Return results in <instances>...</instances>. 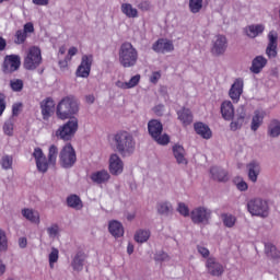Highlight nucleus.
Instances as JSON below:
<instances>
[{"label": "nucleus", "mask_w": 280, "mask_h": 280, "mask_svg": "<svg viewBox=\"0 0 280 280\" xmlns=\"http://www.w3.org/2000/svg\"><path fill=\"white\" fill-rule=\"evenodd\" d=\"M268 45L266 48V55L268 58H277V40H279V35L276 31H270L268 34Z\"/></svg>", "instance_id": "nucleus-18"}, {"label": "nucleus", "mask_w": 280, "mask_h": 280, "mask_svg": "<svg viewBox=\"0 0 280 280\" xmlns=\"http://www.w3.org/2000/svg\"><path fill=\"white\" fill-rule=\"evenodd\" d=\"M78 132V118H70L63 126L56 131V137L62 141H70V139Z\"/></svg>", "instance_id": "nucleus-8"}, {"label": "nucleus", "mask_w": 280, "mask_h": 280, "mask_svg": "<svg viewBox=\"0 0 280 280\" xmlns=\"http://www.w3.org/2000/svg\"><path fill=\"white\" fill-rule=\"evenodd\" d=\"M139 82H141V74H136L131 77V79L128 82L122 80H117L115 82V86L117 89H121L122 91H127L128 89H135V86H137Z\"/></svg>", "instance_id": "nucleus-25"}, {"label": "nucleus", "mask_w": 280, "mask_h": 280, "mask_svg": "<svg viewBox=\"0 0 280 280\" xmlns=\"http://www.w3.org/2000/svg\"><path fill=\"white\" fill-rule=\"evenodd\" d=\"M109 172L113 176H119L124 173V161L117 153L109 156Z\"/></svg>", "instance_id": "nucleus-17"}, {"label": "nucleus", "mask_w": 280, "mask_h": 280, "mask_svg": "<svg viewBox=\"0 0 280 280\" xmlns=\"http://www.w3.org/2000/svg\"><path fill=\"white\" fill-rule=\"evenodd\" d=\"M210 174L214 180L219 183H226L229 180V173L221 167L213 166L210 168Z\"/></svg>", "instance_id": "nucleus-31"}, {"label": "nucleus", "mask_w": 280, "mask_h": 280, "mask_svg": "<svg viewBox=\"0 0 280 280\" xmlns=\"http://www.w3.org/2000/svg\"><path fill=\"white\" fill-rule=\"evenodd\" d=\"M21 108H23V104L22 103H15L12 106V113L14 116L19 115V113H21Z\"/></svg>", "instance_id": "nucleus-58"}, {"label": "nucleus", "mask_w": 280, "mask_h": 280, "mask_svg": "<svg viewBox=\"0 0 280 280\" xmlns=\"http://www.w3.org/2000/svg\"><path fill=\"white\" fill-rule=\"evenodd\" d=\"M22 31H24L26 36L27 34H34V24L32 22L24 24V28Z\"/></svg>", "instance_id": "nucleus-56"}, {"label": "nucleus", "mask_w": 280, "mask_h": 280, "mask_svg": "<svg viewBox=\"0 0 280 280\" xmlns=\"http://www.w3.org/2000/svg\"><path fill=\"white\" fill-rule=\"evenodd\" d=\"M23 80L21 79H13L10 81V86L11 90L14 91L15 93H21V91H23Z\"/></svg>", "instance_id": "nucleus-48"}, {"label": "nucleus", "mask_w": 280, "mask_h": 280, "mask_svg": "<svg viewBox=\"0 0 280 280\" xmlns=\"http://www.w3.org/2000/svg\"><path fill=\"white\" fill-rule=\"evenodd\" d=\"M67 205L68 207H70L71 209H75L77 211H80V209H82L83 207L82 199H80V197L77 195L69 196L67 198Z\"/></svg>", "instance_id": "nucleus-37"}, {"label": "nucleus", "mask_w": 280, "mask_h": 280, "mask_svg": "<svg viewBox=\"0 0 280 280\" xmlns=\"http://www.w3.org/2000/svg\"><path fill=\"white\" fill-rule=\"evenodd\" d=\"M13 163L14 159L12 158V155H3L0 161L2 170H12Z\"/></svg>", "instance_id": "nucleus-44"}, {"label": "nucleus", "mask_w": 280, "mask_h": 280, "mask_svg": "<svg viewBox=\"0 0 280 280\" xmlns=\"http://www.w3.org/2000/svg\"><path fill=\"white\" fill-rule=\"evenodd\" d=\"M86 253L82 250L78 252L71 261L72 269L77 272H81V270H84V262L86 261Z\"/></svg>", "instance_id": "nucleus-26"}, {"label": "nucleus", "mask_w": 280, "mask_h": 280, "mask_svg": "<svg viewBox=\"0 0 280 280\" xmlns=\"http://www.w3.org/2000/svg\"><path fill=\"white\" fill-rule=\"evenodd\" d=\"M9 247L8 234L0 229V253H8Z\"/></svg>", "instance_id": "nucleus-42"}, {"label": "nucleus", "mask_w": 280, "mask_h": 280, "mask_svg": "<svg viewBox=\"0 0 280 280\" xmlns=\"http://www.w3.org/2000/svg\"><path fill=\"white\" fill-rule=\"evenodd\" d=\"M265 250L267 255H273V253L277 250V247L272 245V243L265 244Z\"/></svg>", "instance_id": "nucleus-57"}, {"label": "nucleus", "mask_w": 280, "mask_h": 280, "mask_svg": "<svg viewBox=\"0 0 280 280\" xmlns=\"http://www.w3.org/2000/svg\"><path fill=\"white\" fill-rule=\"evenodd\" d=\"M206 268L212 277H222L224 273V266L218 261L215 257H209L206 261Z\"/></svg>", "instance_id": "nucleus-15"}, {"label": "nucleus", "mask_w": 280, "mask_h": 280, "mask_svg": "<svg viewBox=\"0 0 280 280\" xmlns=\"http://www.w3.org/2000/svg\"><path fill=\"white\" fill-rule=\"evenodd\" d=\"M229 47V40L224 35H215L211 42L210 52L212 56H224Z\"/></svg>", "instance_id": "nucleus-10"}, {"label": "nucleus", "mask_w": 280, "mask_h": 280, "mask_svg": "<svg viewBox=\"0 0 280 280\" xmlns=\"http://www.w3.org/2000/svg\"><path fill=\"white\" fill-rule=\"evenodd\" d=\"M25 40H27V35L25 34V32L23 30L16 31L14 43L16 45H23V43H25Z\"/></svg>", "instance_id": "nucleus-50"}, {"label": "nucleus", "mask_w": 280, "mask_h": 280, "mask_svg": "<svg viewBox=\"0 0 280 280\" xmlns=\"http://www.w3.org/2000/svg\"><path fill=\"white\" fill-rule=\"evenodd\" d=\"M46 231L50 240H56L57 237L60 236V225H58V223L51 224L46 229Z\"/></svg>", "instance_id": "nucleus-41"}, {"label": "nucleus", "mask_w": 280, "mask_h": 280, "mask_svg": "<svg viewBox=\"0 0 280 280\" xmlns=\"http://www.w3.org/2000/svg\"><path fill=\"white\" fill-rule=\"evenodd\" d=\"M246 208L248 213L256 218H268V215H270V205H268V200L259 197L247 200Z\"/></svg>", "instance_id": "nucleus-4"}, {"label": "nucleus", "mask_w": 280, "mask_h": 280, "mask_svg": "<svg viewBox=\"0 0 280 280\" xmlns=\"http://www.w3.org/2000/svg\"><path fill=\"white\" fill-rule=\"evenodd\" d=\"M268 135L269 137L277 138L280 136V121L273 119L270 121L268 126Z\"/></svg>", "instance_id": "nucleus-39"}, {"label": "nucleus", "mask_w": 280, "mask_h": 280, "mask_svg": "<svg viewBox=\"0 0 280 280\" xmlns=\"http://www.w3.org/2000/svg\"><path fill=\"white\" fill-rule=\"evenodd\" d=\"M266 65H268V59H266V57L264 56H257L253 61H252V67H250V71L252 73H261V70L264 69V67H266Z\"/></svg>", "instance_id": "nucleus-33"}, {"label": "nucleus", "mask_w": 280, "mask_h": 280, "mask_svg": "<svg viewBox=\"0 0 280 280\" xmlns=\"http://www.w3.org/2000/svg\"><path fill=\"white\" fill-rule=\"evenodd\" d=\"M242 93H244V79L237 78L231 85L229 97L234 102V104H237V102H240V97H242Z\"/></svg>", "instance_id": "nucleus-14"}, {"label": "nucleus", "mask_w": 280, "mask_h": 280, "mask_svg": "<svg viewBox=\"0 0 280 280\" xmlns=\"http://www.w3.org/2000/svg\"><path fill=\"white\" fill-rule=\"evenodd\" d=\"M118 60L121 67L129 69L139 60V51L130 43H124L118 50Z\"/></svg>", "instance_id": "nucleus-3"}, {"label": "nucleus", "mask_w": 280, "mask_h": 280, "mask_svg": "<svg viewBox=\"0 0 280 280\" xmlns=\"http://www.w3.org/2000/svg\"><path fill=\"white\" fill-rule=\"evenodd\" d=\"M220 113L225 121H233L235 118V106H233V102L223 101L220 106Z\"/></svg>", "instance_id": "nucleus-20"}, {"label": "nucleus", "mask_w": 280, "mask_h": 280, "mask_svg": "<svg viewBox=\"0 0 280 280\" xmlns=\"http://www.w3.org/2000/svg\"><path fill=\"white\" fill-rule=\"evenodd\" d=\"M234 117L235 119L230 124V129L233 131L240 130V128L244 126V121L246 119V107H244V105L238 106Z\"/></svg>", "instance_id": "nucleus-19"}, {"label": "nucleus", "mask_w": 280, "mask_h": 280, "mask_svg": "<svg viewBox=\"0 0 280 280\" xmlns=\"http://www.w3.org/2000/svg\"><path fill=\"white\" fill-rule=\"evenodd\" d=\"M33 158L35 159L37 171L42 174H46L47 170H49V161H47V156H45L43 149L35 148Z\"/></svg>", "instance_id": "nucleus-13"}, {"label": "nucleus", "mask_w": 280, "mask_h": 280, "mask_svg": "<svg viewBox=\"0 0 280 280\" xmlns=\"http://www.w3.org/2000/svg\"><path fill=\"white\" fill-rule=\"evenodd\" d=\"M22 217L31 222V224H40V213L38 210L32 208H24L21 210Z\"/></svg>", "instance_id": "nucleus-24"}, {"label": "nucleus", "mask_w": 280, "mask_h": 280, "mask_svg": "<svg viewBox=\"0 0 280 280\" xmlns=\"http://www.w3.org/2000/svg\"><path fill=\"white\" fill-rule=\"evenodd\" d=\"M221 220H222L224 226H226V229H233V226H235V222H237V218H235V215L229 214V213L221 214Z\"/></svg>", "instance_id": "nucleus-40"}, {"label": "nucleus", "mask_w": 280, "mask_h": 280, "mask_svg": "<svg viewBox=\"0 0 280 280\" xmlns=\"http://www.w3.org/2000/svg\"><path fill=\"white\" fill-rule=\"evenodd\" d=\"M120 12L127 19H139V9L135 8L131 3L125 2L120 5Z\"/></svg>", "instance_id": "nucleus-30"}, {"label": "nucleus", "mask_w": 280, "mask_h": 280, "mask_svg": "<svg viewBox=\"0 0 280 280\" xmlns=\"http://www.w3.org/2000/svg\"><path fill=\"white\" fill-rule=\"evenodd\" d=\"M154 259L155 261H170V255H167L165 252H158L154 255Z\"/></svg>", "instance_id": "nucleus-53"}, {"label": "nucleus", "mask_w": 280, "mask_h": 280, "mask_svg": "<svg viewBox=\"0 0 280 280\" xmlns=\"http://www.w3.org/2000/svg\"><path fill=\"white\" fill-rule=\"evenodd\" d=\"M78 54V48L77 47H70L68 50V56H70V58H73V56H75Z\"/></svg>", "instance_id": "nucleus-63"}, {"label": "nucleus", "mask_w": 280, "mask_h": 280, "mask_svg": "<svg viewBox=\"0 0 280 280\" xmlns=\"http://www.w3.org/2000/svg\"><path fill=\"white\" fill-rule=\"evenodd\" d=\"M261 174V164L258 161H252L247 164V176L250 183H257Z\"/></svg>", "instance_id": "nucleus-21"}, {"label": "nucleus", "mask_w": 280, "mask_h": 280, "mask_svg": "<svg viewBox=\"0 0 280 280\" xmlns=\"http://www.w3.org/2000/svg\"><path fill=\"white\" fill-rule=\"evenodd\" d=\"M138 244H145L150 240V230H138L133 236Z\"/></svg>", "instance_id": "nucleus-38"}, {"label": "nucleus", "mask_w": 280, "mask_h": 280, "mask_svg": "<svg viewBox=\"0 0 280 280\" xmlns=\"http://www.w3.org/2000/svg\"><path fill=\"white\" fill-rule=\"evenodd\" d=\"M194 128H195V132H197V135L202 137V139H211L212 132L209 126L205 125L203 122H196Z\"/></svg>", "instance_id": "nucleus-34"}, {"label": "nucleus", "mask_w": 280, "mask_h": 280, "mask_svg": "<svg viewBox=\"0 0 280 280\" xmlns=\"http://www.w3.org/2000/svg\"><path fill=\"white\" fill-rule=\"evenodd\" d=\"M155 54H172L174 51V42L167 38H160L152 45Z\"/></svg>", "instance_id": "nucleus-16"}, {"label": "nucleus", "mask_w": 280, "mask_h": 280, "mask_svg": "<svg viewBox=\"0 0 280 280\" xmlns=\"http://www.w3.org/2000/svg\"><path fill=\"white\" fill-rule=\"evenodd\" d=\"M177 116L179 121H182L184 126H189V124L194 121V116L191 115V110L187 108H183L182 110H178Z\"/></svg>", "instance_id": "nucleus-36"}, {"label": "nucleus", "mask_w": 280, "mask_h": 280, "mask_svg": "<svg viewBox=\"0 0 280 280\" xmlns=\"http://www.w3.org/2000/svg\"><path fill=\"white\" fill-rule=\"evenodd\" d=\"M60 252L58 248L52 247L50 254L48 255V261H49V267L54 268L55 264L58 262Z\"/></svg>", "instance_id": "nucleus-45"}, {"label": "nucleus", "mask_w": 280, "mask_h": 280, "mask_svg": "<svg viewBox=\"0 0 280 280\" xmlns=\"http://www.w3.org/2000/svg\"><path fill=\"white\" fill-rule=\"evenodd\" d=\"M3 110H5V97L0 94V117L3 115Z\"/></svg>", "instance_id": "nucleus-59"}, {"label": "nucleus", "mask_w": 280, "mask_h": 280, "mask_svg": "<svg viewBox=\"0 0 280 280\" xmlns=\"http://www.w3.org/2000/svg\"><path fill=\"white\" fill-rule=\"evenodd\" d=\"M197 250H198L199 255H201V257H203L205 259H207L209 257V255L211 254L209 252V249L202 245H197Z\"/></svg>", "instance_id": "nucleus-54"}, {"label": "nucleus", "mask_w": 280, "mask_h": 280, "mask_svg": "<svg viewBox=\"0 0 280 280\" xmlns=\"http://www.w3.org/2000/svg\"><path fill=\"white\" fill-rule=\"evenodd\" d=\"M3 132L8 137H12V135H14V120L9 119V120H7L4 122V125H3Z\"/></svg>", "instance_id": "nucleus-49"}, {"label": "nucleus", "mask_w": 280, "mask_h": 280, "mask_svg": "<svg viewBox=\"0 0 280 280\" xmlns=\"http://www.w3.org/2000/svg\"><path fill=\"white\" fill-rule=\"evenodd\" d=\"M58 160V147L50 145L48 150V163L49 165H56V161Z\"/></svg>", "instance_id": "nucleus-43"}, {"label": "nucleus", "mask_w": 280, "mask_h": 280, "mask_svg": "<svg viewBox=\"0 0 280 280\" xmlns=\"http://www.w3.org/2000/svg\"><path fill=\"white\" fill-rule=\"evenodd\" d=\"M77 161L75 149H73L71 143L66 144L59 152V165L63 167V170H71Z\"/></svg>", "instance_id": "nucleus-5"}, {"label": "nucleus", "mask_w": 280, "mask_h": 280, "mask_svg": "<svg viewBox=\"0 0 280 280\" xmlns=\"http://www.w3.org/2000/svg\"><path fill=\"white\" fill-rule=\"evenodd\" d=\"M149 80L151 84H156L161 80V71L152 72Z\"/></svg>", "instance_id": "nucleus-55"}, {"label": "nucleus", "mask_w": 280, "mask_h": 280, "mask_svg": "<svg viewBox=\"0 0 280 280\" xmlns=\"http://www.w3.org/2000/svg\"><path fill=\"white\" fill-rule=\"evenodd\" d=\"M234 185L238 189V191H247L248 190V184L244 180V178L237 176L233 179Z\"/></svg>", "instance_id": "nucleus-47"}, {"label": "nucleus", "mask_w": 280, "mask_h": 280, "mask_svg": "<svg viewBox=\"0 0 280 280\" xmlns=\"http://www.w3.org/2000/svg\"><path fill=\"white\" fill-rule=\"evenodd\" d=\"M115 147L117 152L121 154V156H130V154L135 153V149L137 148V142L135 141V137L131 136L128 131H119L114 136Z\"/></svg>", "instance_id": "nucleus-1"}, {"label": "nucleus", "mask_w": 280, "mask_h": 280, "mask_svg": "<svg viewBox=\"0 0 280 280\" xmlns=\"http://www.w3.org/2000/svg\"><path fill=\"white\" fill-rule=\"evenodd\" d=\"M264 117H266V112L261 109L254 112V116L252 118V125H250V128L254 132H257L261 124H264Z\"/></svg>", "instance_id": "nucleus-32"}, {"label": "nucleus", "mask_w": 280, "mask_h": 280, "mask_svg": "<svg viewBox=\"0 0 280 280\" xmlns=\"http://www.w3.org/2000/svg\"><path fill=\"white\" fill-rule=\"evenodd\" d=\"M80 110V103L78 100L67 96L62 98L57 105V117L58 119H71L73 115H78Z\"/></svg>", "instance_id": "nucleus-2"}, {"label": "nucleus", "mask_w": 280, "mask_h": 280, "mask_svg": "<svg viewBox=\"0 0 280 280\" xmlns=\"http://www.w3.org/2000/svg\"><path fill=\"white\" fill-rule=\"evenodd\" d=\"M156 211L160 215H170V213L174 211V207L172 206V202L163 200L156 203Z\"/></svg>", "instance_id": "nucleus-35"}, {"label": "nucleus", "mask_w": 280, "mask_h": 280, "mask_svg": "<svg viewBox=\"0 0 280 280\" xmlns=\"http://www.w3.org/2000/svg\"><path fill=\"white\" fill-rule=\"evenodd\" d=\"M138 8L141 12H150L152 10V3L149 0H142L138 4Z\"/></svg>", "instance_id": "nucleus-52"}, {"label": "nucleus", "mask_w": 280, "mask_h": 280, "mask_svg": "<svg viewBox=\"0 0 280 280\" xmlns=\"http://www.w3.org/2000/svg\"><path fill=\"white\" fill-rule=\"evenodd\" d=\"M5 270H8V267L5 266V262H3L0 259V277H3V275H5Z\"/></svg>", "instance_id": "nucleus-61"}, {"label": "nucleus", "mask_w": 280, "mask_h": 280, "mask_svg": "<svg viewBox=\"0 0 280 280\" xmlns=\"http://www.w3.org/2000/svg\"><path fill=\"white\" fill-rule=\"evenodd\" d=\"M211 213V210L207 207L194 208L190 212L191 222H194V224H209Z\"/></svg>", "instance_id": "nucleus-9"}, {"label": "nucleus", "mask_w": 280, "mask_h": 280, "mask_svg": "<svg viewBox=\"0 0 280 280\" xmlns=\"http://www.w3.org/2000/svg\"><path fill=\"white\" fill-rule=\"evenodd\" d=\"M266 25L264 24H252L244 28V32L248 38H257L260 34H264Z\"/></svg>", "instance_id": "nucleus-27"}, {"label": "nucleus", "mask_w": 280, "mask_h": 280, "mask_svg": "<svg viewBox=\"0 0 280 280\" xmlns=\"http://www.w3.org/2000/svg\"><path fill=\"white\" fill-rule=\"evenodd\" d=\"M177 211L184 218H189V215H191V213H189V207L185 202H179L178 203Z\"/></svg>", "instance_id": "nucleus-51"}, {"label": "nucleus", "mask_w": 280, "mask_h": 280, "mask_svg": "<svg viewBox=\"0 0 280 280\" xmlns=\"http://www.w3.org/2000/svg\"><path fill=\"white\" fill-rule=\"evenodd\" d=\"M43 62V55L40 54V48L33 46L28 49L26 57L24 58V69L27 71H34L38 69Z\"/></svg>", "instance_id": "nucleus-7"}, {"label": "nucleus", "mask_w": 280, "mask_h": 280, "mask_svg": "<svg viewBox=\"0 0 280 280\" xmlns=\"http://www.w3.org/2000/svg\"><path fill=\"white\" fill-rule=\"evenodd\" d=\"M173 156L176 160L177 165H187L189 161H187V152L185 148L180 144L173 145Z\"/></svg>", "instance_id": "nucleus-22"}, {"label": "nucleus", "mask_w": 280, "mask_h": 280, "mask_svg": "<svg viewBox=\"0 0 280 280\" xmlns=\"http://www.w3.org/2000/svg\"><path fill=\"white\" fill-rule=\"evenodd\" d=\"M91 67H93V55H83L81 63L77 68V78H89L91 75Z\"/></svg>", "instance_id": "nucleus-11"}, {"label": "nucleus", "mask_w": 280, "mask_h": 280, "mask_svg": "<svg viewBox=\"0 0 280 280\" xmlns=\"http://www.w3.org/2000/svg\"><path fill=\"white\" fill-rule=\"evenodd\" d=\"M40 108H42V115L44 119H48L51 117V115H54V109L56 108V104L54 103V100L46 98L45 101L42 102Z\"/></svg>", "instance_id": "nucleus-28"}, {"label": "nucleus", "mask_w": 280, "mask_h": 280, "mask_svg": "<svg viewBox=\"0 0 280 280\" xmlns=\"http://www.w3.org/2000/svg\"><path fill=\"white\" fill-rule=\"evenodd\" d=\"M108 231L110 235H113V237H115L116 240L119 237H124V225L117 220L109 221Z\"/></svg>", "instance_id": "nucleus-29"}, {"label": "nucleus", "mask_w": 280, "mask_h": 280, "mask_svg": "<svg viewBox=\"0 0 280 280\" xmlns=\"http://www.w3.org/2000/svg\"><path fill=\"white\" fill-rule=\"evenodd\" d=\"M86 104H93L95 102V96L93 94H89L85 96Z\"/></svg>", "instance_id": "nucleus-64"}, {"label": "nucleus", "mask_w": 280, "mask_h": 280, "mask_svg": "<svg viewBox=\"0 0 280 280\" xmlns=\"http://www.w3.org/2000/svg\"><path fill=\"white\" fill-rule=\"evenodd\" d=\"M189 10L192 14H198L202 10V0H189Z\"/></svg>", "instance_id": "nucleus-46"}, {"label": "nucleus", "mask_w": 280, "mask_h": 280, "mask_svg": "<svg viewBox=\"0 0 280 280\" xmlns=\"http://www.w3.org/2000/svg\"><path fill=\"white\" fill-rule=\"evenodd\" d=\"M148 130L149 135L159 145H167V143H170V136H167V133L161 136L163 132V124H161V121L156 119L150 120L148 122Z\"/></svg>", "instance_id": "nucleus-6"}, {"label": "nucleus", "mask_w": 280, "mask_h": 280, "mask_svg": "<svg viewBox=\"0 0 280 280\" xmlns=\"http://www.w3.org/2000/svg\"><path fill=\"white\" fill-rule=\"evenodd\" d=\"M19 246H20V248H26L27 247V238L26 237H20L19 238Z\"/></svg>", "instance_id": "nucleus-60"}, {"label": "nucleus", "mask_w": 280, "mask_h": 280, "mask_svg": "<svg viewBox=\"0 0 280 280\" xmlns=\"http://www.w3.org/2000/svg\"><path fill=\"white\" fill-rule=\"evenodd\" d=\"M90 178L96 185H106L110 180V173L106 170L96 171L91 174Z\"/></svg>", "instance_id": "nucleus-23"}, {"label": "nucleus", "mask_w": 280, "mask_h": 280, "mask_svg": "<svg viewBox=\"0 0 280 280\" xmlns=\"http://www.w3.org/2000/svg\"><path fill=\"white\" fill-rule=\"evenodd\" d=\"M35 5H49V0H33Z\"/></svg>", "instance_id": "nucleus-62"}, {"label": "nucleus", "mask_w": 280, "mask_h": 280, "mask_svg": "<svg viewBox=\"0 0 280 280\" xmlns=\"http://www.w3.org/2000/svg\"><path fill=\"white\" fill-rule=\"evenodd\" d=\"M21 67V57L18 55H8L4 57L2 71L3 73H14V71H19Z\"/></svg>", "instance_id": "nucleus-12"}]
</instances>
